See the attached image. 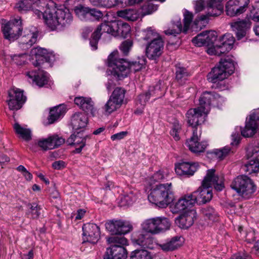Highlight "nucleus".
Returning <instances> with one entry per match:
<instances>
[{"label": "nucleus", "mask_w": 259, "mask_h": 259, "mask_svg": "<svg viewBox=\"0 0 259 259\" xmlns=\"http://www.w3.org/2000/svg\"><path fill=\"white\" fill-rule=\"evenodd\" d=\"M87 97H75L74 101L75 104L78 106L80 109H82L83 105H84V102L87 99Z\"/></svg>", "instance_id": "64"}, {"label": "nucleus", "mask_w": 259, "mask_h": 259, "mask_svg": "<svg viewBox=\"0 0 259 259\" xmlns=\"http://www.w3.org/2000/svg\"><path fill=\"white\" fill-rule=\"evenodd\" d=\"M230 186L239 196L245 199L251 198L257 188L253 180L245 175H240L235 178Z\"/></svg>", "instance_id": "8"}, {"label": "nucleus", "mask_w": 259, "mask_h": 259, "mask_svg": "<svg viewBox=\"0 0 259 259\" xmlns=\"http://www.w3.org/2000/svg\"><path fill=\"white\" fill-rule=\"evenodd\" d=\"M66 166V163L62 160H58L52 163V167L55 169L60 170Z\"/></svg>", "instance_id": "63"}, {"label": "nucleus", "mask_w": 259, "mask_h": 259, "mask_svg": "<svg viewBox=\"0 0 259 259\" xmlns=\"http://www.w3.org/2000/svg\"><path fill=\"white\" fill-rule=\"evenodd\" d=\"M205 3L203 0H198L195 2V10L196 13L202 11L204 9Z\"/></svg>", "instance_id": "62"}, {"label": "nucleus", "mask_w": 259, "mask_h": 259, "mask_svg": "<svg viewBox=\"0 0 259 259\" xmlns=\"http://www.w3.org/2000/svg\"><path fill=\"white\" fill-rule=\"evenodd\" d=\"M103 32L114 36L126 37L131 31V26L122 21H104L101 23Z\"/></svg>", "instance_id": "13"}, {"label": "nucleus", "mask_w": 259, "mask_h": 259, "mask_svg": "<svg viewBox=\"0 0 259 259\" xmlns=\"http://www.w3.org/2000/svg\"><path fill=\"white\" fill-rule=\"evenodd\" d=\"M130 259H152L150 252L145 249H136L131 253Z\"/></svg>", "instance_id": "46"}, {"label": "nucleus", "mask_w": 259, "mask_h": 259, "mask_svg": "<svg viewBox=\"0 0 259 259\" xmlns=\"http://www.w3.org/2000/svg\"><path fill=\"white\" fill-rule=\"evenodd\" d=\"M26 76L30 82L35 83L39 87H42L49 82V74L42 70L28 71L26 73Z\"/></svg>", "instance_id": "26"}, {"label": "nucleus", "mask_w": 259, "mask_h": 259, "mask_svg": "<svg viewBox=\"0 0 259 259\" xmlns=\"http://www.w3.org/2000/svg\"><path fill=\"white\" fill-rule=\"evenodd\" d=\"M160 89V84H157L154 87H150L148 92L145 93L140 94L138 97L137 103L140 104L142 106L144 107L147 102L150 98V95L152 94L151 92L155 90H159Z\"/></svg>", "instance_id": "42"}, {"label": "nucleus", "mask_w": 259, "mask_h": 259, "mask_svg": "<svg viewBox=\"0 0 259 259\" xmlns=\"http://www.w3.org/2000/svg\"><path fill=\"white\" fill-rule=\"evenodd\" d=\"M88 122V118L84 113L77 112L71 117V124L75 131L84 128Z\"/></svg>", "instance_id": "32"}, {"label": "nucleus", "mask_w": 259, "mask_h": 259, "mask_svg": "<svg viewBox=\"0 0 259 259\" xmlns=\"http://www.w3.org/2000/svg\"><path fill=\"white\" fill-rule=\"evenodd\" d=\"M190 74L184 67H177L176 71V79L180 85L184 84L188 80Z\"/></svg>", "instance_id": "41"}, {"label": "nucleus", "mask_w": 259, "mask_h": 259, "mask_svg": "<svg viewBox=\"0 0 259 259\" xmlns=\"http://www.w3.org/2000/svg\"><path fill=\"white\" fill-rule=\"evenodd\" d=\"M198 167V163H191L184 162L176 164L175 171L179 176L190 177L194 175Z\"/></svg>", "instance_id": "30"}, {"label": "nucleus", "mask_w": 259, "mask_h": 259, "mask_svg": "<svg viewBox=\"0 0 259 259\" xmlns=\"http://www.w3.org/2000/svg\"><path fill=\"white\" fill-rule=\"evenodd\" d=\"M169 220L163 217H157L145 220L141 224L142 229L146 233L157 234L169 228Z\"/></svg>", "instance_id": "12"}, {"label": "nucleus", "mask_w": 259, "mask_h": 259, "mask_svg": "<svg viewBox=\"0 0 259 259\" xmlns=\"http://www.w3.org/2000/svg\"><path fill=\"white\" fill-rule=\"evenodd\" d=\"M91 4L96 7L111 8L118 4V0H89Z\"/></svg>", "instance_id": "44"}, {"label": "nucleus", "mask_w": 259, "mask_h": 259, "mask_svg": "<svg viewBox=\"0 0 259 259\" xmlns=\"http://www.w3.org/2000/svg\"><path fill=\"white\" fill-rule=\"evenodd\" d=\"M246 156L247 159H258V157H259V142L248 148Z\"/></svg>", "instance_id": "51"}, {"label": "nucleus", "mask_w": 259, "mask_h": 259, "mask_svg": "<svg viewBox=\"0 0 259 259\" xmlns=\"http://www.w3.org/2000/svg\"><path fill=\"white\" fill-rule=\"evenodd\" d=\"M201 211L206 219L209 220L211 221L216 220L217 213L212 207L206 206L202 208Z\"/></svg>", "instance_id": "48"}, {"label": "nucleus", "mask_w": 259, "mask_h": 259, "mask_svg": "<svg viewBox=\"0 0 259 259\" xmlns=\"http://www.w3.org/2000/svg\"><path fill=\"white\" fill-rule=\"evenodd\" d=\"M232 30L235 32L238 40L246 37L251 27V22L247 20H238L230 23Z\"/></svg>", "instance_id": "22"}, {"label": "nucleus", "mask_w": 259, "mask_h": 259, "mask_svg": "<svg viewBox=\"0 0 259 259\" xmlns=\"http://www.w3.org/2000/svg\"><path fill=\"white\" fill-rule=\"evenodd\" d=\"M21 21L15 19L13 21L9 22L2 27V30L5 39L10 41L17 39L21 31Z\"/></svg>", "instance_id": "17"}, {"label": "nucleus", "mask_w": 259, "mask_h": 259, "mask_svg": "<svg viewBox=\"0 0 259 259\" xmlns=\"http://www.w3.org/2000/svg\"><path fill=\"white\" fill-rule=\"evenodd\" d=\"M15 8L20 12H25L30 10L31 4L27 0H23L17 3Z\"/></svg>", "instance_id": "56"}, {"label": "nucleus", "mask_w": 259, "mask_h": 259, "mask_svg": "<svg viewBox=\"0 0 259 259\" xmlns=\"http://www.w3.org/2000/svg\"><path fill=\"white\" fill-rule=\"evenodd\" d=\"M205 38L207 40V46L212 45L216 40L217 35L214 31H205Z\"/></svg>", "instance_id": "57"}, {"label": "nucleus", "mask_w": 259, "mask_h": 259, "mask_svg": "<svg viewBox=\"0 0 259 259\" xmlns=\"http://www.w3.org/2000/svg\"><path fill=\"white\" fill-rule=\"evenodd\" d=\"M12 61L17 65L24 64L27 60V55L26 53L14 54L11 56Z\"/></svg>", "instance_id": "50"}, {"label": "nucleus", "mask_w": 259, "mask_h": 259, "mask_svg": "<svg viewBox=\"0 0 259 259\" xmlns=\"http://www.w3.org/2000/svg\"><path fill=\"white\" fill-rule=\"evenodd\" d=\"M144 39L151 40L146 46V54L150 59H156L162 54L163 41L159 35L151 28H148Z\"/></svg>", "instance_id": "10"}, {"label": "nucleus", "mask_w": 259, "mask_h": 259, "mask_svg": "<svg viewBox=\"0 0 259 259\" xmlns=\"http://www.w3.org/2000/svg\"><path fill=\"white\" fill-rule=\"evenodd\" d=\"M215 172V169H208L201 186L196 191L190 194L192 199L195 201V204L197 203L200 204L209 202L212 197V186L219 191H222L224 188L222 179H219Z\"/></svg>", "instance_id": "3"}, {"label": "nucleus", "mask_w": 259, "mask_h": 259, "mask_svg": "<svg viewBox=\"0 0 259 259\" xmlns=\"http://www.w3.org/2000/svg\"><path fill=\"white\" fill-rule=\"evenodd\" d=\"M125 94L124 89L120 87L116 88L105 105L106 112L110 114L119 108L123 103Z\"/></svg>", "instance_id": "14"}, {"label": "nucleus", "mask_w": 259, "mask_h": 259, "mask_svg": "<svg viewBox=\"0 0 259 259\" xmlns=\"http://www.w3.org/2000/svg\"><path fill=\"white\" fill-rule=\"evenodd\" d=\"M169 170L168 169H161L155 172L148 180V183L150 186L155 182H159L168 178Z\"/></svg>", "instance_id": "37"}, {"label": "nucleus", "mask_w": 259, "mask_h": 259, "mask_svg": "<svg viewBox=\"0 0 259 259\" xmlns=\"http://www.w3.org/2000/svg\"><path fill=\"white\" fill-rule=\"evenodd\" d=\"M117 51H114L108 56L107 65L112 68V74L118 79L126 77L130 71H139L145 65L146 60L144 57H139L136 61L128 62L123 59H118Z\"/></svg>", "instance_id": "4"}, {"label": "nucleus", "mask_w": 259, "mask_h": 259, "mask_svg": "<svg viewBox=\"0 0 259 259\" xmlns=\"http://www.w3.org/2000/svg\"><path fill=\"white\" fill-rule=\"evenodd\" d=\"M82 243H96L100 238V229L98 226L93 223H87L82 227Z\"/></svg>", "instance_id": "16"}, {"label": "nucleus", "mask_w": 259, "mask_h": 259, "mask_svg": "<svg viewBox=\"0 0 259 259\" xmlns=\"http://www.w3.org/2000/svg\"><path fill=\"white\" fill-rule=\"evenodd\" d=\"M127 135V132H121L111 136V139L112 141H117L123 139Z\"/></svg>", "instance_id": "61"}, {"label": "nucleus", "mask_w": 259, "mask_h": 259, "mask_svg": "<svg viewBox=\"0 0 259 259\" xmlns=\"http://www.w3.org/2000/svg\"><path fill=\"white\" fill-rule=\"evenodd\" d=\"M109 243L115 244L107 248L104 259H126L127 251L123 246L128 244L127 240L122 236L114 235L107 238Z\"/></svg>", "instance_id": "7"}, {"label": "nucleus", "mask_w": 259, "mask_h": 259, "mask_svg": "<svg viewBox=\"0 0 259 259\" xmlns=\"http://www.w3.org/2000/svg\"><path fill=\"white\" fill-rule=\"evenodd\" d=\"M148 200L161 208L166 207L174 200V194L171 183L159 184L152 187Z\"/></svg>", "instance_id": "6"}, {"label": "nucleus", "mask_w": 259, "mask_h": 259, "mask_svg": "<svg viewBox=\"0 0 259 259\" xmlns=\"http://www.w3.org/2000/svg\"><path fill=\"white\" fill-rule=\"evenodd\" d=\"M33 13L37 18H42L52 30L57 26L65 27L72 21V16L68 9L62 7L55 10L47 0H38Z\"/></svg>", "instance_id": "1"}, {"label": "nucleus", "mask_w": 259, "mask_h": 259, "mask_svg": "<svg viewBox=\"0 0 259 259\" xmlns=\"http://www.w3.org/2000/svg\"><path fill=\"white\" fill-rule=\"evenodd\" d=\"M64 143V140L57 135H53L38 141V145L43 150L56 148Z\"/></svg>", "instance_id": "31"}, {"label": "nucleus", "mask_w": 259, "mask_h": 259, "mask_svg": "<svg viewBox=\"0 0 259 259\" xmlns=\"http://www.w3.org/2000/svg\"><path fill=\"white\" fill-rule=\"evenodd\" d=\"M235 38L231 33L224 34L221 38V43L228 47V50H231L235 42Z\"/></svg>", "instance_id": "49"}, {"label": "nucleus", "mask_w": 259, "mask_h": 259, "mask_svg": "<svg viewBox=\"0 0 259 259\" xmlns=\"http://www.w3.org/2000/svg\"><path fill=\"white\" fill-rule=\"evenodd\" d=\"M157 9V6L153 4L150 3H146L141 8L142 15V16H144L146 15L150 14L155 11Z\"/></svg>", "instance_id": "54"}, {"label": "nucleus", "mask_w": 259, "mask_h": 259, "mask_svg": "<svg viewBox=\"0 0 259 259\" xmlns=\"http://www.w3.org/2000/svg\"><path fill=\"white\" fill-rule=\"evenodd\" d=\"M106 229L112 234L122 235L130 232L132 225L128 222L121 220L110 221L105 224Z\"/></svg>", "instance_id": "19"}, {"label": "nucleus", "mask_w": 259, "mask_h": 259, "mask_svg": "<svg viewBox=\"0 0 259 259\" xmlns=\"http://www.w3.org/2000/svg\"><path fill=\"white\" fill-rule=\"evenodd\" d=\"M144 231L142 230L133 233L132 236V242L144 249H153L155 245L154 239Z\"/></svg>", "instance_id": "20"}, {"label": "nucleus", "mask_w": 259, "mask_h": 259, "mask_svg": "<svg viewBox=\"0 0 259 259\" xmlns=\"http://www.w3.org/2000/svg\"><path fill=\"white\" fill-rule=\"evenodd\" d=\"M219 64L225 71L228 76L234 72L235 63L232 58L227 57L224 59H222L220 61Z\"/></svg>", "instance_id": "38"}, {"label": "nucleus", "mask_w": 259, "mask_h": 259, "mask_svg": "<svg viewBox=\"0 0 259 259\" xmlns=\"http://www.w3.org/2000/svg\"><path fill=\"white\" fill-rule=\"evenodd\" d=\"M37 37L38 31L35 27H31V29H25L19 39L20 47L23 49L30 48L36 42Z\"/></svg>", "instance_id": "24"}, {"label": "nucleus", "mask_w": 259, "mask_h": 259, "mask_svg": "<svg viewBox=\"0 0 259 259\" xmlns=\"http://www.w3.org/2000/svg\"><path fill=\"white\" fill-rule=\"evenodd\" d=\"M221 45H216L214 47V54L215 55L217 56H221L222 54L226 53V52H228L231 50H228V47H227L225 45L221 43Z\"/></svg>", "instance_id": "58"}, {"label": "nucleus", "mask_w": 259, "mask_h": 259, "mask_svg": "<svg viewBox=\"0 0 259 259\" xmlns=\"http://www.w3.org/2000/svg\"><path fill=\"white\" fill-rule=\"evenodd\" d=\"M30 56L35 66H38L45 62H50L53 60L54 56L49 53L48 51L41 48H35L31 50Z\"/></svg>", "instance_id": "23"}, {"label": "nucleus", "mask_w": 259, "mask_h": 259, "mask_svg": "<svg viewBox=\"0 0 259 259\" xmlns=\"http://www.w3.org/2000/svg\"><path fill=\"white\" fill-rule=\"evenodd\" d=\"M196 218V212L193 210L187 211L175 219V223L180 228L187 229L194 223Z\"/></svg>", "instance_id": "28"}, {"label": "nucleus", "mask_w": 259, "mask_h": 259, "mask_svg": "<svg viewBox=\"0 0 259 259\" xmlns=\"http://www.w3.org/2000/svg\"><path fill=\"white\" fill-rule=\"evenodd\" d=\"M82 110L88 113H90L93 116L94 115L95 112L94 103L91 98H87Z\"/></svg>", "instance_id": "53"}, {"label": "nucleus", "mask_w": 259, "mask_h": 259, "mask_svg": "<svg viewBox=\"0 0 259 259\" xmlns=\"http://www.w3.org/2000/svg\"><path fill=\"white\" fill-rule=\"evenodd\" d=\"M249 18L255 22H259V9L253 8L249 14Z\"/></svg>", "instance_id": "60"}, {"label": "nucleus", "mask_w": 259, "mask_h": 259, "mask_svg": "<svg viewBox=\"0 0 259 259\" xmlns=\"http://www.w3.org/2000/svg\"><path fill=\"white\" fill-rule=\"evenodd\" d=\"M199 101V106L190 109L186 114L188 123L193 130H197V126L204 122L210 105L219 106L224 101V99L214 92H205L202 94Z\"/></svg>", "instance_id": "2"}, {"label": "nucleus", "mask_w": 259, "mask_h": 259, "mask_svg": "<svg viewBox=\"0 0 259 259\" xmlns=\"http://www.w3.org/2000/svg\"><path fill=\"white\" fill-rule=\"evenodd\" d=\"M244 166V170L248 174L255 173L259 171L258 159L249 158Z\"/></svg>", "instance_id": "43"}, {"label": "nucleus", "mask_w": 259, "mask_h": 259, "mask_svg": "<svg viewBox=\"0 0 259 259\" xmlns=\"http://www.w3.org/2000/svg\"><path fill=\"white\" fill-rule=\"evenodd\" d=\"M117 15L119 17L132 21L137 20L140 16V14L136 10L132 9L118 11L117 12Z\"/></svg>", "instance_id": "36"}, {"label": "nucleus", "mask_w": 259, "mask_h": 259, "mask_svg": "<svg viewBox=\"0 0 259 259\" xmlns=\"http://www.w3.org/2000/svg\"><path fill=\"white\" fill-rule=\"evenodd\" d=\"M231 152L229 146H225L221 149H214L208 152V156L216 158L219 160H222L227 156Z\"/></svg>", "instance_id": "39"}, {"label": "nucleus", "mask_w": 259, "mask_h": 259, "mask_svg": "<svg viewBox=\"0 0 259 259\" xmlns=\"http://www.w3.org/2000/svg\"><path fill=\"white\" fill-rule=\"evenodd\" d=\"M132 45V41L129 39H127L123 41L121 44L120 46V49L124 55H127Z\"/></svg>", "instance_id": "59"}, {"label": "nucleus", "mask_w": 259, "mask_h": 259, "mask_svg": "<svg viewBox=\"0 0 259 259\" xmlns=\"http://www.w3.org/2000/svg\"><path fill=\"white\" fill-rule=\"evenodd\" d=\"M89 138L90 136H83V134L81 132H76V134L74 132L70 136L67 142L69 145L76 146L74 151V153H79L85 146L87 139Z\"/></svg>", "instance_id": "29"}, {"label": "nucleus", "mask_w": 259, "mask_h": 259, "mask_svg": "<svg viewBox=\"0 0 259 259\" xmlns=\"http://www.w3.org/2000/svg\"><path fill=\"white\" fill-rule=\"evenodd\" d=\"M28 206L29 207V209L26 213L28 217L33 219L38 218L40 215V206L36 203H32L28 204Z\"/></svg>", "instance_id": "47"}, {"label": "nucleus", "mask_w": 259, "mask_h": 259, "mask_svg": "<svg viewBox=\"0 0 259 259\" xmlns=\"http://www.w3.org/2000/svg\"><path fill=\"white\" fill-rule=\"evenodd\" d=\"M101 27H102L101 24L92 35L90 40V44L93 50L97 49L98 41L101 35L104 33L103 32V29Z\"/></svg>", "instance_id": "45"}, {"label": "nucleus", "mask_w": 259, "mask_h": 259, "mask_svg": "<svg viewBox=\"0 0 259 259\" xmlns=\"http://www.w3.org/2000/svg\"><path fill=\"white\" fill-rule=\"evenodd\" d=\"M200 131L195 129L193 130V135L191 138L187 140L186 144L190 150L194 153H200L203 152L207 146L206 142L199 143Z\"/></svg>", "instance_id": "25"}, {"label": "nucleus", "mask_w": 259, "mask_h": 259, "mask_svg": "<svg viewBox=\"0 0 259 259\" xmlns=\"http://www.w3.org/2000/svg\"><path fill=\"white\" fill-rule=\"evenodd\" d=\"M192 42L197 47L203 46H207V40L205 38V31H203L194 37L192 39Z\"/></svg>", "instance_id": "52"}, {"label": "nucleus", "mask_w": 259, "mask_h": 259, "mask_svg": "<svg viewBox=\"0 0 259 259\" xmlns=\"http://www.w3.org/2000/svg\"><path fill=\"white\" fill-rule=\"evenodd\" d=\"M249 3V0H229L226 5L227 15L234 17L242 14L246 10Z\"/></svg>", "instance_id": "21"}, {"label": "nucleus", "mask_w": 259, "mask_h": 259, "mask_svg": "<svg viewBox=\"0 0 259 259\" xmlns=\"http://www.w3.org/2000/svg\"><path fill=\"white\" fill-rule=\"evenodd\" d=\"M228 76L225 71H224L218 64L216 66L213 67L211 69V71L207 74V78L209 82L215 83L219 81L225 79Z\"/></svg>", "instance_id": "33"}, {"label": "nucleus", "mask_w": 259, "mask_h": 259, "mask_svg": "<svg viewBox=\"0 0 259 259\" xmlns=\"http://www.w3.org/2000/svg\"><path fill=\"white\" fill-rule=\"evenodd\" d=\"M225 0H207V8L208 10L207 14L202 15L194 21L193 27L196 30H200L204 27L208 22L210 16L220 15L224 11V3Z\"/></svg>", "instance_id": "9"}, {"label": "nucleus", "mask_w": 259, "mask_h": 259, "mask_svg": "<svg viewBox=\"0 0 259 259\" xmlns=\"http://www.w3.org/2000/svg\"><path fill=\"white\" fill-rule=\"evenodd\" d=\"M26 126H22L17 122L13 125L14 130L17 135L26 141H29L31 139V132Z\"/></svg>", "instance_id": "40"}, {"label": "nucleus", "mask_w": 259, "mask_h": 259, "mask_svg": "<svg viewBox=\"0 0 259 259\" xmlns=\"http://www.w3.org/2000/svg\"><path fill=\"white\" fill-rule=\"evenodd\" d=\"M74 11L81 20L87 21L90 19L99 21L103 17L102 11L96 9H91L81 5L75 7Z\"/></svg>", "instance_id": "18"}, {"label": "nucleus", "mask_w": 259, "mask_h": 259, "mask_svg": "<svg viewBox=\"0 0 259 259\" xmlns=\"http://www.w3.org/2000/svg\"><path fill=\"white\" fill-rule=\"evenodd\" d=\"M195 204V201L192 199L190 194L185 195L179 199L178 201L170 206V210L173 213H177L181 211L191 208Z\"/></svg>", "instance_id": "27"}, {"label": "nucleus", "mask_w": 259, "mask_h": 259, "mask_svg": "<svg viewBox=\"0 0 259 259\" xmlns=\"http://www.w3.org/2000/svg\"><path fill=\"white\" fill-rule=\"evenodd\" d=\"M181 237L176 236L165 242L159 244L158 246L164 252L172 251L177 249L181 245Z\"/></svg>", "instance_id": "34"}, {"label": "nucleus", "mask_w": 259, "mask_h": 259, "mask_svg": "<svg viewBox=\"0 0 259 259\" xmlns=\"http://www.w3.org/2000/svg\"><path fill=\"white\" fill-rule=\"evenodd\" d=\"M181 131V125L178 121H175L173 123L172 128L170 132V134L176 141L180 140V137L179 133Z\"/></svg>", "instance_id": "55"}, {"label": "nucleus", "mask_w": 259, "mask_h": 259, "mask_svg": "<svg viewBox=\"0 0 259 259\" xmlns=\"http://www.w3.org/2000/svg\"><path fill=\"white\" fill-rule=\"evenodd\" d=\"M66 112V109L64 106L59 105L51 109L50 114L48 118L49 124L53 123L60 117L63 116Z\"/></svg>", "instance_id": "35"}, {"label": "nucleus", "mask_w": 259, "mask_h": 259, "mask_svg": "<svg viewBox=\"0 0 259 259\" xmlns=\"http://www.w3.org/2000/svg\"><path fill=\"white\" fill-rule=\"evenodd\" d=\"M258 118L259 116L255 112H254L249 115V120L246 121L244 129L242 130L241 127H236L235 132L231 135L232 141L231 144L236 145L239 143L241 139L240 132L244 137L248 138L253 136L256 132L257 127L256 120Z\"/></svg>", "instance_id": "11"}, {"label": "nucleus", "mask_w": 259, "mask_h": 259, "mask_svg": "<svg viewBox=\"0 0 259 259\" xmlns=\"http://www.w3.org/2000/svg\"><path fill=\"white\" fill-rule=\"evenodd\" d=\"M184 26H183L181 18L176 16L172 21V28H168L164 31L165 34L172 35L168 41L167 47L169 49L170 47H174L177 48L179 47L180 40L179 37H176L177 34H180L182 31L186 33L189 28L193 18V14L187 10H184Z\"/></svg>", "instance_id": "5"}, {"label": "nucleus", "mask_w": 259, "mask_h": 259, "mask_svg": "<svg viewBox=\"0 0 259 259\" xmlns=\"http://www.w3.org/2000/svg\"><path fill=\"white\" fill-rule=\"evenodd\" d=\"M8 98L6 102L11 110L20 109L26 100L23 91L17 88L10 89L8 92Z\"/></svg>", "instance_id": "15"}]
</instances>
